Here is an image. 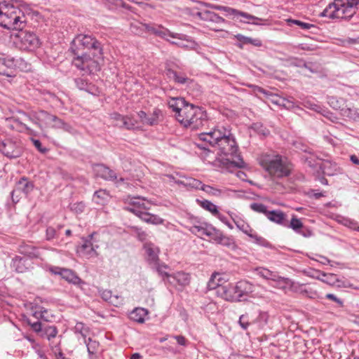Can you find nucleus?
I'll list each match as a JSON object with an SVG mask.
<instances>
[{"mask_svg":"<svg viewBox=\"0 0 359 359\" xmlns=\"http://www.w3.org/2000/svg\"><path fill=\"white\" fill-rule=\"evenodd\" d=\"M238 147L230 132L224 128L211 129L203 132V161L215 168L229 169L231 167L243 168L245 163L240 159L234 162L229 156L236 155Z\"/></svg>","mask_w":359,"mask_h":359,"instance_id":"obj_1","label":"nucleus"},{"mask_svg":"<svg viewBox=\"0 0 359 359\" xmlns=\"http://www.w3.org/2000/svg\"><path fill=\"white\" fill-rule=\"evenodd\" d=\"M71 50L75 55L72 64L86 74L100 70V62L103 59L101 43L90 34H78L72 41Z\"/></svg>","mask_w":359,"mask_h":359,"instance_id":"obj_2","label":"nucleus"},{"mask_svg":"<svg viewBox=\"0 0 359 359\" xmlns=\"http://www.w3.org/2000/svg\"><path fill=\"white\" fill-rule=\"evenodd\" d=\"M259 163L277 185L278 181L290 175L292 165L286 158L274 152L263 153L259 156Z\"/></svg>","mask_w":359,"mask_h":359,"instance_id":"obj_3","label":"nucleus"},{"mask_svg":"<svg viewBox=\"0 0 359 359\" xmlns=\"http://www.w3.org/2000/svg\"><path fill=\"white\" fill-rule=\"evenodd\" d=\"M26 25L23 12L6 1H0V26L7 29L22 30Z\"/></svg>","mask_w":359,"mask_h":359,"instance_id":"obj_4","label":"nucleus"},{"mask_svg":"<svg viewBox=\"0 0 359 359\" xmlns=\"http://www.w3.org/2000/svg\"><path fill=\"white\" fill-rule=\"evenodd\" d=\"M359 0H334L319 15L331 20H349L358 10Z\"/></svg>","mask_w":359,"mask_h":359,"instance_id":"obj_5","label":"nucleus"},{"mask_svg":"<svg viewBox=\"0 0 359 359\" xmlns=\"http://www.w3.org/2000/svg\"><path fill=\"white\" fill-rule=\"evenodd\" d=\"M142 27L148 32L158 36L162 39H166V36H169L172 39H180V42H172L173 43H175V45H177V46L191 48H195V42L192 40L187 39V36L183 34L171 32L169 29L164 28L160 25L143 24Z\"/></svg>","mask_w":359,"mask_h":359,"instance_id":"obj_6","label":"nucleus"},{"mask_svg":"<svg viewBox=\"0 0 359 359\" xmlns=\"http://www.w3.org/2000/svg\"><path fill=\"white\" fill-rule=\"evenodd\" d=\"M254 286L247 280L238 281L236 285L222 287V297L227 301L241 302L244 297L253 292Z\"/></svg>","mask_w":359,"mask_h":359,"instance_id":"obj_7","label":"nucleus"},{"mask_svg":"<svg viewBox=\"0 0 359 359\" xmlns=\"http://www.w3.org/2000/svg\"><path fill=\"white\" fill-rule=\"evenodd\" d=\"M177 120L185 127L198 129L202 126V113L201 109L193 104H187L179 114H176Z\"/></svg>","mask_w":359,"mask_h":359,"instance_id":"obj_8","label":"nucleus"},{"mask_svg":"<svg viewBox=\"0 0 359 359\" xmlns=\"http://www.w3.org/2000/svg\"><path fill=\"white\" fill-rule=\"evenodd\" d=\"M52 115L53 114H50L46 111L40 110L32 111L29 116L24 114L23 117L22 118V121H19L18 119H16V121L19 122L20 125H22L27 130H30V129L27 126L26 123L23 122L27 121V119L31 121L40 129L43 130L44 128H48L50 126V123H51Z\"/></svg>","mask_w":359,"mask_h":359,"instance_id":"obj_9","label":"nucleus"},{"mask_svg":"<svg viewBox=\"0 0 359 359\" xmlns=\"http://www.w3.org/2000/svg\"><path fill=\"white\" fill-rule=\"evenodd\" d=\"M124 209L136 216L144 210H149L151 204L144 198L128 196L124 200Z\"/></svg>","mask_w":359,"mask_h":359,"instance_id":"obj_10","label":"nucleus"},{"mask_svg":"<svg viewBox=\"0 0 359 359\" xmlns=\"http://www.w3.org/2000/svg\"><path fill=\"white\" fill-rule=\"evenodd\" d=\"M0 152L8 158H17L22 154V148L17 142L5 139L0 141Z\"/></svg>","mask_w":359,"mask_h":359,"instance_id":"obj_11","label":"nucleus"},{"mask_svg":"<svg viewBox=\"0 0 359 359\" xmlns=\"http://www.w3.org/2000/svg\"><path fill=\"white\" fill-rule=\"evenodd\" d=\"M17 37L19 39L18 44L21 49L32 50L39 46V38L32 32H21Z\"/></svg>","mask_w":359,"mask_h":359,"instance_id":"obj_12","label":"nucleus"},{"mask_svg":"<svg viewBox=\"0 0 359 359\" xmlns=\"http://www.w3.org/2000/svg\"><path fill=\"white\" fill-rule=\"evenodd\" d=\"M238 323L244 330L248 329L252 324H258L259 327H262L266 323V315L262 313H259L257 315L246 313L240 316Z\"/></svg>","mask_w":359,"mask_h":359,"instance_id":"obj_13","label":"nucleus"},{"mask_svg":"<svg viewBox=\"0 0 359 359\" xmlns=\"http://www.w3.org/2000/svg\"><path fill=\"white\" fill-rule=\"evenodd\" d=\"M223 23L224 19L215 12L203 11V27L217 32L222 29Z\"/></svg>","mask_w":359,"mask_h":359,"instance_id":"obj_14","label":"nucleus"},{"mask_svg":"<svg viewBox=\"0 0 359 359\" xmlns=\"http://www.w3.org/2000/svg\"><path fill=\"white\" fill-rule=\"evenodd\" d=\"M94 233L89 236V239L83 240V243L80 247L79 252L83 256L87 257H93L97 256V249L99 248L97 245L93 243V238Z\"/></svg>","mask_w":359,"mask_h":359,"instance_id":"obj_15","label":"nucleus"},{"mask_svg":"<svg viewBox=\"0 0 359 359\" xmlns=\"http://www.w3.org/2000/svg\"><path fill=\"white\" fill-rule=\"evenodd\" d=\"M51 271L55 274H58L61 276V277L63 279L74 285H78L82 283L81 278L79 276H77L76 273L70 269L55 268L54 269H51Z\"/></svg>","mask_w":359,"mask_h":359,"instance_id":"obj_16","label":"nucleus"},{"mask_svg":"<svg viewBox=\"0 0 359 359\" xmlns=\"http://www.w3.org/2000/svg\"><path fill=\"white\" fill-rule=\"evenodd\" d=\"M94 172L97 177L105 180L114 181L117 179L115 172L103 164H97L94 167Z\"/></svg>","mask_w":359,"mask_h":359,"instance_id":"obj_17","label":"nucleus"},{"mask_svg":"<svg viewBox=\"0 0 359 359\" xmlns=\"http://www.w3.org/2000/svg\"><path fill=\"white\" fill-rule=\"evenodd\" d=\"M258 274L264 279L271 280L279 283L289 284L290 280L284 277L278 276L276 273L269 271L267 269H257Z\"/></svg>","mask_w":359,"mask_h":359,"instance_id":"obj_18","label":"nucleus"},{"mask_svg":"<svg viewBox=\"0 0 359 359\" xmlns=\"http://www.w3.org/2000/svg\"><path fill=\"white\" fill-rule=\"evenodd\" d=\"M33 183L29 181L27 177H22L16 183L15 189L12 191V196H13V194L18 191H21L27 196L33 190Z\"/></svg>","mask_w":359,"mask_h":359,"instance_id":"obj_19","label":"nucleus"},{"mask_svg":"<svg viewBox=\"0 0 359 359\" xmlns=\"http://www.w3.org/2000/svg\"><path fill=\"white\" fill-rule=\"evenodd\" d=\"M225 275L219 273H214L212 274L209 281L207 284V287L208 290H214L217 287H221V290H222V285L226 283Z\"/></svg>","mask_w":359,"mask_h":359,"instance_id":"obj_20","label":"nucleus"},{"mask_svg":"<svg viewBox=\"0 0 359 359\" xmlns=\"http://www.w3.org/2000/svg\"><path fill=\"white\" fill-rule=\"evenodd\" d=\"M321 168L324 174L328 176H333L341 172V168L337 163L330 160L323 161Z\"/></svg>","mask_w":359,"mask_h":359,"instance_id":"obj_21","label":"nucleus"},{"mask_svg":"<svg viewBox=\"0 0 359 359\" xmlns=\"http://www.w3.org/2000/svg\"><path fill=\"white\" fill-rule=\"evenodd\" d=\"M18 252L30 258H36L39 256V252L34 246L25 243L19 245Z\"/></svg>","mask_w":359,"mask_h":359,"instance_id":"obj_22","label":"nucleus"},{"mask_svg":"<svg viewBox=\"0 0 359 359\" xmlns=\"http://www.w3.org/2000/svg\"><path fill=\"white\" fill-rule=\"evenodd\" d=\"M15 66L13 57H0V74L10 76L9 69Z\"/></svg>","mask_w":359,"mask_h":359,"instance_id":"obj_23","label":"nucleus"},{"mask_svg":"<svg viewBox=\"0 0 359 359\" xmlns=\"http://www.w3.org/2000/svg\"><path fill=\"white\" fill-rule=\"evenodd\" d=\"M203 234H205L210 239L215 243H217L219 239L222 232L215 229L211 224H203Z\"/></svg>","mask_w":359,"mask_h":359,"instance_id":"obj_24","label":"nucleus"},{"mask_svg":"<svg viewBox=\"0 0 359 359\" xmlns=\"http://www.w3.org/2000/svg\"><path fill=\"white\" fill-rule=\"evenodd\" d=\"M236 39L239 41L237 45L240 48H243L244 44H251L256 47H260L262 45V42L259 39H253L251 37L245 36L242 34H237L235 36Z\"/></svg>","mask_w":359,"mask_h":359,"instance_id":"obj_25","label":"nucleus"},{"mask_svg":"<svg viewBox=\"0 0 359 359\" xmlns=\"http://www.w3.org/2000/svg\"><path fill=\"white\" fill-rule=\"evenodd\" d=\"M171 280H169L170 283H174L176 282L180 286H186L190 282V277L188 273L184 272H177L172 276H170Z\"/></svg>","mask_w":359,"mask_h":359,"instance_id":"obj_26","label":"nucleus"},{"mask_svg":"<svg viewBox=\"0 0 359 359\" xmlns=\"http://www.w3.org/2000/svg\"><path fill=\"white\" fill-rule=\"evenodd\" d=\"M144 248L148 256V259L151 264H157L158 261V249L151 243H146Z\"/></svg>","mask_w":359,"mask_h":359,"instance_id":"obj_27","label":"nucleus"},{"mask_svg":"<svg viewBox=\"0 0 359 359\" xmlns=\"http://www.w3.org/2000/svg\"><path fill=\"white\" fill-rule=\"evenodd\" d=\"M303 285H300L299 283H295L292 282L291 287L294 290L297 292H299L301 294L305 295L306 297L310 299H316L318 297V292L311 288L306 289L303 287Z\"/></svg>","mask_w":359,"mask_h":359,"instance_id":"obj_28","label":"nucleus"},{"mask_svg":"<svg viewBox=\"0 0 359 359\" xmlns=\"http://www.w3.org/2000/svg\"><path fill=\"white\" fill-rule=\"evenodd\" d=\"M159 111H154L153 114L148 117L147 114L143 111H140L137 113L138 117L140 118L141 122L143 124H147L149 126H153L156 124L157 119L158 117Z\"/></svg>","mask_w":359,"mask_h":359,"instance_id":"obj_29","label":"nucleus"},{"mask_svg":"<svg viewBox=\"0 0 359 359\" xmlns=\"http://www.w3.org/2000/svg\"><path fill=\"white\" fill-rule=\"evenodd\" d=\"M187 104L182 97H171L168 101L169 107L176 112V114H179Z\"/></svg>","mask_w":359,"mask_h":359,"instance_id":"obj_30","label":"nucleus"},{"mask_svg":"<svg viewBox=\"0 0 359 359\" xmlns=\"http://www.w3.org/2000/svg\"><path fill=\"white\" fill-rule=\"evenodd\" d=\"M75 83L78 88L82 90H85L91 94H95L96 93V88L94 85L90 83H88L86 79L83 78H78L75 79Z\"/></svg>","mask_w":359,"mask_h":359,"instance_id":"obj_31","label":"nucleus"},{"mask_svg":"<svg viewBox=\"0 0 359 359\" xmlns=\"http://www.w3.org/2000/svg\"><path fill=\"white\" fill-rule=\"evenodd\" d=\"M266 217L273 222L278 224H283L286 215L280 210H271L268 212Z\"/></svg>","mask_w":359,"mask_h":359,"instance_id":"obj_32","label":"nucleus"},{"mask_svg":"<svg viewBox=\"0 0 359 359\" xmlns=\"http://www.w3.org/2000/svg\"><path fill=\"white\" fill-rule=\"evenodd\" d=\"M168 75L170 78L173 79L175 82L180 84H188L191 81V79L186 76L184 74L177 73V72L172 69H168Z\"/></svg>","mask_w":359,"mask_h":359,"instance_id":"obj_33","label":"nucleus"},{"mask_svg":"<svg viewBox=\"0 0 359 359\" xmlns=\"http://www.w3.org/2000/svg\"><path fill=\"white\" fill-rule=\"evenodd\" d=\"M25 262L26 260L23 258L16 256L12 259L11 267L18 273H23L27 269Z\"/></svg>","mask_w":359,"mask_h":359,"instance_id":"obj_34","label":"nucleus"},{"mask_svg":"<svg viewBox=\"0 0 359 359\" xmlns=\"http://www.w3.org/2000/svg\"><path fill=\"white\" fill-rule=\"evenodd\" d=\"M341 115L354 121L359 120V110L355 107H346L341 109Z\"/></svg>","mask_w":359,"mask_h":359,"instance_id":"obj_35","label":"nucleus"},{"mask_svg":"<svg viewBox=\"0 0 359 359\" xmlns=\"http://www.w3.org/2000/svg\"><path fill=\"white\" fill-rule=\"evenodd\" d=\"M148 311L143 308H136L130 313V318L137 323H143Z\"/></svg>","mask_w":359,"mask_h":359,"instance_id":"obj_36","label":"nucleus"},{"mask_svg":"<svg viewBox=\"0 0 359 359\" xmlns=\"http://www.w3.org/2000/svg\"><path fill=\"white\" fill-rule=\"evenodd\" d=\"M109 194L103 189H100L95 192L93 201L99 205H104L109 199Z\"/></svg>","mask_w":359,"mask_h":359,"instance_id":"obj_37","label":"nucleus"},{"mask_svg":"<svg viewBox=\"0 0 359 359\" xmlns=\"http://www.w3.org/2000/svg\"><path fill=\"white\" fill-rule=\"evenodd\" d=\"M63 227L62 224H57L56 226H49L46 228V239L52 241L57 237L58 231Z\"/></svg>","mask_w":359,"mask_h":359,"instance_id":"obj_38","label":"nucleus"},{"mask_svg":"<svg viewBox=\"0 0 359 359\" xmlns=\"http://www.w3.org/2000/svg\"><path fill=\"white\" fill-rule=\"evenodd\" d=\"M217 243L227 247L231 250H236L237 248V245L233 238L224 236L222 233Z\"/></svg>","mask_w":359,"mask_h":359,"instance_id":"obj_39","label":"nucleus"},{"mask_svg":"<svg viewBox=\"0 0 359 359\" xmlns=\"http://www.w3.org/2000/svg\"><path fill=\"white\" fill-rule=\"evenodd\" d=\"M57 334V330L55 326H46L43 327L41 336L47 338L49 341L55 338Z\"/></svg>","mask_w":359,"mask_h":359,"instance_id":"obj_40","label":"nucleus"},{"mask_svg":"<svg viewBox=\"0 0 359 359\" xmlns=\"http://www.w3.org/2000/svg\"><path fill=\"white\" fill-rule=\"evenodd\" d=\"M203 209L210 212L213 216L217 217L221 215L216 205L208 200H203Z\"/></svg>","mask_w":359,"mask_h":359,"instance_id":"obj_41","label":"nucleus"},{"mask_svg":"<svg viewBox=\"0 0 359 359\" xmlns=\"http://www.w3.org/2000/svg\"><path fill=\"white\" fill-rule=\"evenodd\" d=\"M86 343L89 355L95 354L99 348V342L88 338V341H86Z\"/></svg>","mask_w":359,"mask_h":359,"instance_id":"obj_42","label":"nucleus"},{"mask_svg":"<svg viewBox=\"0 0 359 359\" xmlns=\"http://www.w3.org/2000/svg\"><path fill=\"white\" fill-rule=\"evenodd\" d=\"M323 276L325 278V279H322V280L329 285H336L337 283L341 282L340 280H339L335 274L333 273H328L326 274L325 273H323Z\"/></svg>","mask_w":359,"mask_h":359,"instance_id":"obj_43","label":"nucleus"},{"mask_svg":"<svg viewBox=\"0 0 359 359\" xmlns=\"http://www.w3.org/2000/svg\"><path fill=\"white\" fill-rule=\"evenodd\" d=\"M203 192H205L210 196L219 197L222 194V191L219 189H217L216 188H214L212 187H210L209 185H204L203 184Z\"/></svg>","mask_w":359,"mask_h":359,"instance_id":"obj_44","label":"nucleus"},{"mask_svg":"<svg viewBox=\"0 0 359 359\" xmlns=\"http://www.w3.org/2000/svg\"><path fill=\"white\" fill-rule=\"evenodd\" d=\"M289 227L295 231H298L303 227V224L299 219L297 218L295 215H293L291 219Z\"/></svg>","mask_w":359,"mask_h":359,"instance_id":"obj_45","label":"nucleus"},{"mask_svg":"<svg viewBox=\"0 0 359 359\" xmlns=\"http://www.w3.org/2000/svg\"><path fill=\"white\" fill-rule=\"evenodd\" d=\"M250 208L254 211L259 213H263L266 216L269 212L266 209V206L262 203H253L250 205Z\"/></svg>","mask_w":359,"mask_h":359,"instance_id":"obj_46","label":"nucleus"},{"mask_svg":"<svg viewBox=\"0 0 359 359\" xmlns=\"http://www.w3.org/2000/svg\"><path fill=\"white\" fill-rule=\"evenodd\" d=\"M122 120H124L123 124L116 123V126L119 128H124L127 130H134V124L131 123L130 116H125L124 118H122Z\"/></svg>","mask_w":359,"mask_h":359,"instance_id":"obj_47","label":"nucleus"},{"mask_svg":"<svg viewBox=\"0 0 359 359\" xmlns=\"http://www.w3.org/2000/svg\"><path fill=\"white\" fill-rule=\"evenodd\" d=\"M63 123L64 121L62 119L55 115H52L51 123H50L49 127L61 129Z\"/></svg>","mask_w":359,"mask_h":359,"instance_id":"obj_48","label":"nucleus"},{"mask_svg":"<svg viewBox=\"0 0 359 359\" xmlns=\"http://www.w3.org/2000/svg\"><path fill=\"white\" fill-rule=\"evenodd\" d=\"M123 298L121 296L111 294L109 303L114 306H118L123 304Z\"/></svg>","mask_w":359,"mask_h":359,"instance_id":"obj_49","label":"nucleus"},{"mask_svg":"<svg viewBox=\"0 0 359 359\" xmlns=\"http://www.w3.org/2000/svg\"><path fill=\"white\" fill-rule=\"evenodd\" d=\"M32 142L34 147L42 154H45L48 151V149L43 147L41 142L39 140L32 139Z\"/></svg>","mask_w":359,"mask_h":359,"instance_id":"obj_50","label":"nucleus"},{"mask_svg":"<svg viewBox=\"0 0 359 359\" xmlns=\"http://www.w3.org/2000/svg\"><path fill=\"white\" fill-rule=\"evenodd\" d=\"M71 208L76 212H82L85 209V204L83 202L75 203L71 205Z\"/></svg>","mask_w":359,"mask_h":359,"instance_id":"obj_51","label":"nucleus"},{"mask_svg":"<svg viewBox=\"0 0 359 359\" xmlns=\"http://www.w3.org/2000/svg\"><path fill=\"white\" fill-rule=\"evenodd\" d=\"M28 323L34 331L36 332H41V334H42L43 328H42V325L40 322L37 321L32 323L30 320H28Z\"/></svg>","mask_w":359,"mask_h":359,"instance_id":"obj_52","label":"nucleus"},{"mask_svg":"<svg viewBox=\"0 0 359 359\" xmlns=\"http://www.w3.org/2000/svg\"><path fill=\"white\" fill-rule=\"evenodd\" d=\"M75 331L76 332L81 333L83 337H86L87 330L85 328L84 325L82 323H76L75 326Z\"/></svg>","mask_w":359,"mask_h":359,"instance_id":"obj_53","label":"nucleus"},{"mask_svg":"<svg viewBox=\"0 0 359 359\" xmlns=\"http://www.w3.org/2000/svg\"><path fill=\"white\" fill-rule=\"evenodd\" d=\"M148 210H144L141 213H140L137 217H140L142 220L150 223V217L151 214L147 212Z\"/></svg>","mask_w":359,"mask_h":359,"instance_id":"obj_54","label":"nucleus"},{"mask_svg":"<svg viewBox=\"0 0 359 359\" xmlns=\"http://www.w3.org/2000/svg\"><path fill=\"white\" fill-rule=\"evenodd\" d=\"M157 271L161 276H165L168 278H170V275H169L167 272H165L163 269L167 268L166 265H160L158 262L157 264H154Z\"/></svg>","mask_w":359,"mask_h":359,"instance_id":"obj_55","label":"nucleus"},{"mask_svg":"<svg viewBox=\"0 0 359 359\" xmlns=\"http://www.w3.org/2000/svg\"><path fill=\"white\" fill-rule=\"evenodd\" d=\"M290 22H291L293 24L299 25L302 29H309L310 27H313V25L303 22L297 20H290Z\"/></svg>","mask_w":359,"mask_h":359,"instance_id":"obj_56","label":"nucleus"},{"mask_svg":"<svg viewBox=\"0 0 359 359\" xmlns=\"http://www.w3.org/2000/svg\"><path fill=\"white\" fill-rule=\"evenodd\" d=\"M236 226L238 229H240L244 233L248 235L249 237L252 236L253 231L251 229H250L249 226H245L244 224L240 225L238 223H236Z\"/></svg>","mask_w":359,"mask_h":359,"instance_id":"obj_57","label":"nucleus"},{"mask_svg":"<svg viewBox=\"0 0 359 359\" xmlns=\"http://www.w3.org/2000/svg\"><path fill=\"white\" fill-rule=\"evenodd\" d=\"M110 117L111 119L115 121V124L116 123H119V124H123L124 120H122V118H124L125 116H122L118 113H113L110 115Z\"/></svg>","mask_w":359,"mask_h":359,"instance_id":"obj_58","label":"nucleus"},{"mask_svg":"<svg viewBox=\"0 0 359 359\" xmlns=\"http://www.w3.org/2000/svg\"><path fill=\"white\" fill-rule=\"evenodd\" d=\"M341 282L337 283V286L339 287H344V288H353V289H358V287H354L353 284H351L348 280H341Z\"/></svg>","mask_w":359,"mask_h":359,"instance_id":"obj_59","label":"nucleus"},{"mask_svg":"<svg viewBox=\"0 0 359 359\" xmlns=\"http://www.w3.org/2000/svg\"><path fill=\"white\" fill-rule=\"evenodd\" d=\"M163 223V219L156 215H152L150 217V224H161Z\"/></svg>","mask_w":359,"mask_h":359,"instance_id":"obj_60","label":"nucleus"},{"mask_svg":"<svg viewBox=\"0 0 359 359\" xmlns=\"http://www.w3.org/2000/svg\"><path fill=\"white\" fill-rule=\"evenodd\" d=\"M112 292L110 290H104L100 292L101 297L103 300L108 302L110 300Z\"/></svg>","mask_w":359,"mask_h":359,"instance_id":"obj_61","label":"nucleus"},{"mask_svg":"<svg viewBox=\"0 0 359 359\" xmlns=\"http://www.w3.org/2000/svg\"><path fill=\"white\" fill-rule=\"evenodd\" d=\"M250 238H253L256 243L265 245L266 244V241L262 237L258 236L257 234H252V236Z\"/></svg>","mask_w":359,"mask_h":359,"instance_id":"obj_62","label":"nucleus"},{"mask_svg":"<svg viewBox=\"0 0 359 359\" xmlns=\"http://www.w3.org/2000/svg\"><path fill=\"white\" fill-rule=\"evenodd\" d=\"M325 297H326L327 299H330L332 301H334L337 304H339L340 306H343V301L341 300L340 299H339L338 297H337L334 294H327Z\"/></svg>","mask_w":359,"mask_h":359,"instance_id":"obj_63","label":"nucleus"},{"mask_svg":"<svg viewBox=\"0 0 359 359\" xmlns=\"http://www.w3.org/2000/svg\"><path fill=\"white\" fill-rule=\"evenodd\" d=\"M201 6V2H196V5L195 6L191 7L190 9L192 11V14L201 16V13L199 11Z\"/></svg>","mask_w":359,"mask_h":359,"instance_id":"obj_64","label":"nucleus"}]
</instances>
